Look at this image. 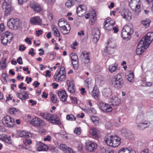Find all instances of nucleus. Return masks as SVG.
I'll list each match as a JSON object with an SVG mask.
<instances>
[{
	"label": "nucleus",
	"instance_id": "obj_35",
	"mask_svg": "<svg viewBox=\"0 0 153 153\" xmlns=\"http://www.w3.org/2000/svg\"><path fill=\"white\" fill-rule=\"evenodd\" d=\"M29 98L28 94L27 91H23V94H22V95L19 98L22 100H25L28 99Z\"/></svg>",
	"mask_w": 153,
	"mask_h": 153
},
{
	"label": "nucleus",
	"instance_id": "obj_17",
	"mask_svg": "<svg viewBox=\"0 0 153 153\" xmlns=\"http://www.w3.org/2000/svg\"><path fill=\"white\" fill-rule=\"evenodd\" d=\"M90 132L91 134L94 138L97 139L100 136V132L98 129L94 128H91L90 131Z\"/></svg>",
	"mask_w": 153,
	"mask_h": 153
},
{
	"label": "nucleus",
	"instance_id": "obj_14",
	"mask_svg": "<svg viewBox=\"0 0 153 153\" xmlns=\"http://www.w3.org/2000/svg\"><path fill=\"white\" fill-rule=\"evenodd\" d=\"M87 150L90 152H93L97 148V145L94 142L89 141L86 143Z\"/></svg>",
	"mask_w": 153,
	"mask_h": 153
},
{
	"label": "nucleus",
	"instance_id": "obj_54",
	"mask_svg": "<svg viewBox=\"0 0 153 153\" xmlns=\"http://www.w3.org/2000/svg\"><path fill=\"white\" fill-rule=\"evenodd\" d=\"M89 80V79L88 78L85 81V82L86 84L85 85L88 88V87L89 85L91 84V79L90 80Z\"/></svg>",
	"mask_w": 153,
	"mask_h": 153
},
{
	"label": "nucleus",
	"instance_id": "obj_31",
	"mask_svg": "<svg viewBox=\"0 0 153 153\" xmlns=\"http://www.w3.org/2000/svg\"><path fill=\"white\" fill-rule=\"evenodd\" d=\"M65 24L67 25V22L64 19H59L58 21V25L60 28L65 26Z\"/></svg>",
	"mask_w": 153,
	"mask_h": 153
},
{
	"label": "nucleus",
	"instance_id": "obj_29",
	"mask_svg": "<svg viewBox=\"0 0 153 153\" xmlns=\"http://www.w3.org/2000/svg\"><path fill=\"white\" fill-rule=\"evenodd\" d=\"M91 119L95 126L97 125L100 122V119L97 116H92L91 117Z\"/></svg>",
	"mask_w": 153,
	"mask_h": 153
},
{
	"label": "nucleus",
	"instance_id": "obj_8",
	"mask_svg": "<svg viewBox=\"0 0 153 153\" xmlns=\"http://www.w3.org/2000/svg\"><path fill=\"white\" fill-rule=\"evenodd\" d=\"M99 107L102 111L107 113L111 112L112 108L111 105L107 103L100 102L98 104Z\"/></svg>",
	"mask_w": 153,
	"mask_h": 153
},
{
	"label": "nucleus",
	"instance_id": "obj_44",
	"mask_svg": "<svg viewBox=\"0 0 153 153\" xmlns=\"http://www.w3.org/2000/svg\"><path fill=\"white\" fill-rule=\"evenodd\" d=\"M51 114L48 113H41L40 115L43 117L44 118L46 119L49 121V117Z\"/></svg>",
	"mask_w": 153,
	"mask_h": 153
},
{
	"label": "nucleus",
	"instance_id": "obj_18",
	"mask_svg": "<svg viewBox=\"0 0 153 153\" xmlns=\"http://www.w3.org/2000/svg\"><path fill=\"white\" fill-rule=\"evenodd\" d=\"M30 6L31 8L33 9L34 10L37 12L41 11L42 8L39 4L36 2L32 1L30 2Z\"/></svg>",
	"mask_w": 153,
	"mask_h": 153
},
{
	"label": "nucleus",
	"instance_id": "obj_26",
	"mask_svg": "<svg viewBox=\"0 0 153 153\" xmlns=\"http://www.w3.org/2000/svg\"><path fill=\"white\" fill-rule=\"evenodd\" d=\"M110 102L114 105L117 106L120 103V100L117 96H113L110 98Z\"/></svg>",
	"mask_w": 153,
	"mask_h": 153
},
{
	"label": "nucleus",
	"instance_id": "obj_60",
	"mask_svg": "<svg viewBox=\"0 0 153 153\" xmlns=\"http://www.w3.org/2000/svg\"><path fill=\"white\" fill-rule=\"evenodd\" d=\"M51 140V137L49 135H47L44 138V140L45 141H50Z\"/></svg>",
	"mask_w": 153,
	"mask_h": 153
},
{
	"label": "nucleus",
	"instance_id": "obj_9",
	"mask_svg": "<svg viewBox=\"0 0 153 153\" xmlns=\"http://www.w3.org/2000/svg\"><path fill=\"white\" fill-rule=\"evenodd\" d=\"M121 131L123 135L129 140H133L134 138V135L131 131L125 128L122 129Z\"/></svg>",
	"mask_w": 153,
	"mask_h": 153
},
{
	"label": "nucleus",
	"instance_id": "obj_43",
	"mask_svg": "<svg viewBox=\"0 0 153 153\" xmlns=\"http://www.w3.org/2000/svg\"><path fill=\"white\" fill-rule=\"evenodd\" d=\"M66 119L68 120L72 121L73 120H75L76 117L73 114H70L67 115Z\"/></svg>",
	"mask_w": 153,
	"mask_h": 153
},
{
	"label": "nucleus",
	"instance_id": "obj_64",
	"mask_svg": "<svg viewBox=\"0 0 153 153\" xmlns=\"http://www.w3.org/2000/svg\"><path fill=\"white\" fill-rule=\"evenodd\" d=\"M42 32V30H39L36 32V34L38 36H39L41 35Z\"/></svg>",
	"mask_w": 153,
	"mask_h": 153
},
{
	"label": "nucleus",
	"instance_id": "obj_10",
	"mask_svg": "<svg viewBox=\"0 0 153 153\" xmlns=\"http://www.w3.org/2000/svg\"><path fill=\"white\" fill-rule=\"evenodd\" d=\"M30 123L36 127H42L45 126L44 122L41 119L35 117L30 122Z\"/></svg>",
	"mask_w": 153,
	"mask_h": 153
},
{
	"label": "nucleus",
	"instance_id": "obj_33",
	"mask_svg": "<svg viewBox=\"0 0 153 153\" xmlns=\"http://www.w3.org/2000/svg\"><path fill=\"white\" fill-rule=\"evenodd\" d=\"M68 26L69 29H67V27L65 26L63 27H62L61 28L60 30L64 34H67L70 32L71 28L69 24H68Z\"/></svg>",
	"mask_w": 153,
	"mask_h": 153
},
{
	"label": "nucleus",
	"instance_id": "obj_45",
	"mask_svg": "<svg viewBox=\"0 0 153 153\" xmlns=\"http://www.w3.org/2000/svg\"><path fill=\"white\" fill-rule=\"evenodd\" d=\"M50 95L52 102L53 103H56L57 101V97L56 96L51 93Z\"/></svg>",
	"mask_w": 153,
	"mask_h": 153
},
{
	"label": "nucleus",
	"instance_id": "obj_46",
	"mask_svg": "<svg viewBox=\"0 0 153 153\" xmlns=\"http://www.w3.org/2000/svg\"><path fill=\"white\" fill-rule=\"evenodd\" d=\"M115 22H114L112 24V25H106V26H104L105 29L108 31L111 30L113 28V26L115 24Z\"/></svg>",
	"mask_w": 153,
	"mask_h": 153
},
{
	"label": "nucleus",
	"instance_id": "obj_3",
	"mask_svg": "<svg viewBox=\"0 0 153 153\" xmlns=\"http://www.w3.org/2000/svg\"><path fill=\"white\" fill-rule=\"evenodd\" d=\"M55 74L54 78L56 80L58 81H63L66 79V72L63 66H62L58 69Z\"/></svg>",
	"mask_w": 153,
	"mask_h": 153
},
{
	"label": "nucleus",
	"instance_id": "obj_56",
	"mask_svg": "<svg viewBox=\"0 0 153 153\" xmlns=\"http://www.w3.org/2000/svg\"><path fill=\"white\" fill-rule=\"evenodd\" d=\"M49 150L51 151V152L53 153H57L58 152V150L55 147H51L49 149Z\"/></svg>",
	"mask_w": 153,
	"mask_h": 153
},
{
	"label": "nucleus",
	"instance_id": "obj_50",
	"mask_svg": "<svg viewBox=\"0 0 153 153\" xmlns=\"http://www.w3.org/2000/svg\"><path fill=\"white\" fill-rule=\"evenodd\" d=\"M68 147L65 144H60L59 148L61 150H63L65 152V151H66Z\"/></svg>",
	"mask_w": 153,
	"mask_h": 153
},
{
	"label": "nucleus",
	"instance_id": "obj_41",
	"mask_svg": "<svg viewBox=\"0 0 153 153\" xmlns=\"http://www.w3.org/2000/svg\"><path fill=\"white\" fill-rule=\"evenodd\" d=\"M71 62L74 69H77L79 66L78 61H72Z\"/></svg>",
	"mask_w": 153,
	"mask_h": 153
},
{
	"label": "nucleus",
	"instance_id": "obj_34",
	"mask_svg": "<svg viewBox=\"0 0 153 153\" xmlns=\"http://www.w3.org/2000/svg\"><path fill=\"white\" fill-rule=\"evenodd\" d=\"M1 139L4 141L8 144L11 143H12V140L10 139V137H7L5 135L3 136Z\"/></svg>",
	"mask_w": 153,
	"mask_h": 153
},
{
	"label": "nucleus",
	"instance_id": "obj_32",
	"mask_svg": "<svg viewBox=\"0 0 153 153\" xmlns=\"http://www.w3.org/2000/svg\"><path fill=\"white\" fill-rule=\"evenodd\" d=\"M151 22L150 19L149 18L146 19L144 20H143L141 21V24L146 28L149 27L150 24Z\"/></svg>",
	"mask_w": 153,
	"mask_h": 153
},
{
	"label": "nucleus",
	"instance_id": "obj_52",
	"mask_svg": "<svg viewBox=\"0 0 153 153\" xmlns=\"http://www.w3.org/2000/svg\"><path fill=\"white\" fill-rule=\"evenodd\" d=\"M82 54L83 56L85 57L84 59H89V54H90V53L89 52H86V53H85V52H82Z\"/></svg>",
	"mask_w": 153,
	"mask_h": 153
},
{
	"label": "nucleus",
	"instance_id": "obj_51",
	"mask_svg": "<svg viewBox=\"0 0 153 153\" xmlns=\"http://www.w3.org/2000/svg\"><path fill=\"white\" fill-rule=\"evenodd\" d=\"M85 6L84 5H80L77 8V10L76 11V13L77 14L79 13V11H81L82 9V8H84L85 7Z\"/></svg>",
	"mask_w": 153,
	"mask_h": 153
},
{
	"label": "nucleus",
	"instance_id": "obj_5",
	"mask_svg": "<svg viewBox=\"0 0 153 153\" xmlns=\"http://www.w3.org/2000/svg\"><path fill=\"white\" fill-rule=\"evenodd\" d=\"M133 31L128 25L125 26L122 30L121 35L123 39H130Z\"/></svg>",
	"mask_w": 153,
	"mask_h": 153
},
{
	"label": "nucleus",
	"instance_id": "obj_7",
	"mask_svg": "<svg viewBox=\"0 0 153 153\" xmlns=\"http://www.w3.org/2000/svg\"><path fill=\"white\" fill-rule=\"evenodd\" d=\"M11 4V1L9 0H4L2 4V7L5 15L7 16L13 10Z\"/></svg>",
	"mask_w": 153,
	"mask_h": 153
},
{
	"label": "nucleus",
	"instance_id": "obj_61",
	"mask_svg": "<svg viewBox=\"0 0 153 153\" xmlns=\"http://www.w3.org/2000/svg\"><path fill=\"white\" fill-rule=\"evenodd\" d=\"M26 48V47H25L24 45H21L19 47V50L24 51Z\"/></svg>",
	"mask_w": 153,
	"mask_h": 153
},
{
	"label": "nucleus",
	"instance_id": "obj_42",
	"mask_svg": "<svg viewBox=\"0 0 153 153\" xmlns=\"http://www.w3.org/2000/svg\"><path fill=\"white\" fill-rule=\"evenodd\" d=\"M73 0H68L65 3V5L68 8H70L72 5H73Z\"/></svg>",
	"mask_w": 153,
	"mask_h": 153
},
{
	"label": "nucleus",
	"instance_id": "obj_23",
	"mask_svg": "<svg viewBox=\"0 0 153 153\" xmlns=\"http://www.w3.org/2000/svg\"><path fill=\"white\" fill-rule=\"evenodd\" d=\"M30 23L33 25H39L41 24V21L38 16L34 17L30 19Z\"/></svg>",
	"mask_w": 153,
	"mask_h": 153
},
{
	"label": "nucleus",
	"instance_id": "obj_63",
	"mask_svg": "<svg viewBox=\"0 0 153 153\" xmlns=\"http://www.w3.org/2000/svg\"><path fill=\"white\" fill-rule=\"evenodd\" d=\"M31 51H30L29 52L28 54L29 55L31 54L32 56H33L34 55V54H35V53H34V52H33L34 49L33 48H31Z\"/></svg>",
	"mask_w": 153,
	"mask_h": 153
},
{
	"label": "nucleus",
	"instance_id": "obj_47",
	"mask_svg": "<svg viewBox=\"0 0 153 153\" xmlns=\"http://www.w3.org/2000/svg\"><path fill=\"white\" fill-rule=\"evenodd\" d=\"M134 78V74L133 72L129 73L128 75L127 79L130 82H132V81L133 80Z\"/></svg>",
	"mask_w": 153,
	"mask_h": 153
},
{
	"label": "nucleus",
	"instance_id": "obj_1",
	"mask_svg": "<svg viewBox=\"0 0 153 153\" xmlns=\"http://www.w3.org/2000/svg\"><path fill=\"white\" fill-rule=\"evenodd\" d=\"M153 40V32L148 33L139 42L137 47V54L141 55L146 50Z\"/></svg>",
	"mask_w": 153,
	"mask_h": 153
},
{
	"label": "nucleus",
	"instance_id": "obj_62",
	"mask_svg": "<svg viewBox=\"0 0 153 153\" xmlns=\"http://www.w3.org/2000/svg\"><path fill=\"white\" fill-rule=\"evenodd\" d=\"M17 62L20 65H22L23 64L22 58L20 56L18 57L17 59Z\"/></svg>",
	"mask_w": 153,
	"mask_h": 153
},
{
	"label": "nucleus",
	"instance_id": "obj_37",
	"mask_svg": "<svg viewBox=\"0 0 153 153\" xmlns=\"http://www.w3.org/2000/svg\"><path fill=\"white\" fill-rule=\"evenodd\" d=\"M1 43L5 45H6L8 42H10L9 39L2 36H1Z\"/></svg>",
	"mask_w": 153,
	"mask_h": 153
},
{
	"label": "nucleus",
	"instance_id": "obj_27",
	"mask_svg": "<svg viewBox=\"0 0 153 153\" xmlns=\"http://www.w3.org/2000/svg\"><path fill=\"white\" fill-rule=\"evenodd\" d=\"M99 89H97V87L95 86L93 89L92 91V95L95 99L97 100L99 97Z\"/></svg>",
	"mask_w": 153,
	"mask_h": 153
},
{
	"label": "nucleus",
	"instance_id": "obj_20",
	"mask_svg": "<svg viewBox=\"0 0 153 153\" xmlns=\"http://www.w3.org/2000/svg\"><path fill=\"white\" fill-rule=\"evenodd\" d=\"M121 14L124 19H126L128 18L130 19H131V13L128 9H123L121 12Z\"/></svg>",
	"mask_w": 153,
	"mask_h": 153
},
{
	"label": "nucleus",
	"instance_id": "obj_59",
	"mask_svg": "<svg viewBox=\"0 0 153 153\" xmlns=\"http://www.w3.org/2000/svg\"><path fill=\"white\" fill-rule=\"evenodd\" d=\"M91 16L92 19L91 20H91L90 21V23L91 25H92L94 23V22L96 19V17L94 16H93L92 15H91Z\"/></svg>",
	"mask_w": 153,
	"mask_h": 153
},
{
	"label": "nucleus",
	"instance_id": "obj_2",
	"mask_svg": "<svg viewBox=\"0 0 153 153\" xmlns=\"http://www.w3.org/2000/svg\"><path fill=\"white\" fill-rule=\"evenodd\" d=\"M120 138L117 136H111L105 140V142L109 146L115 148L120 144Z\"/></svg>",
	"mask_w": 153,
	"mask_h": 153
},
{
	"label": "nucleus",
	"instance_id": "obj_12",
	"mask_svg": "<svg viewBox=\"0 0 153 153\" xmlns=\"http://www.w3.org/2000/svg\"><path fill=\"white\" fill-rule=\"evenodd\" d=\"M140 0H131L129 5L133 11H136L140 8Z\"/></svg>",
	"mask_w": 153,
	"mask_h": 153
},
{
	"label": "nucleus",
	"instance_id": "obj_4",
	"mask_svg": "<svg viewBox=\"0 0 153 153\" xmlns=\"http://www.w3.org/2000/svg\"><path fill=\"white\" fill-rule=\"evenodd\" d=\"M112 79L113 81L112 84L115 88L119 89L123 86V81L120 74H118L117 75Z\"/></svg>",
	"mask_w": 153,
	"mask_h": 153
},
{
	"label": "nucleus",
	"instance_id": "obj_40",
	"mask_svg": "<svg viewBox=\"0 0 153 153\" xmlns=\"http://www.w3.org/2000/svg\"><path fill=\"white\" fill-rule=\"evenodd\" d=\"M118 153H132L130 150L127 148H123L120 149L118 151Z\"/></svg>",
	"mask_w": 153,
	"mask_h": 153
},
{
	"label": "nucleus",
	"instance_id": "obj_25",
	"mask_svg": "<svg viewBox=\"0 0 153 153\" xmlns=\"http://www.w3.org/2000/svg\"><path fill=\"white\" fill-rule=\"evenodd\" d=\"M1 36H4L5 37L9 39L10 40V42L12 41L14 37L13 34L8 31L5 32L4 33H2Z\"/></svg>",
	"mask_w": 153,
	"mask_h": 153
},
{
	"label": "nucleus",
	"instance_id": "obj_6",
	"mask_svg": "<svg viewBox=\"0 0 153 153\" xmlns=\"http://www.w3.org/2000/svg\"><path fill=\"white\" fill-rule=\"evenodd\" d=\"M20 21L18 19L11 18L7 23V25L10 28L16 30L20 27Z\"/></svg>",
	"mask_w": 153,
	"mask_h": 153
},
{
	"label": "nucleus",
	"instance_id": "obj_38",
	"mask_svg": "<svg viewBox=\"0 0 153 153\" xmlns=\"http://www.w3.org/2000/svg\"><path fill=\"white\" fill-rule=\"evenodd\" d=\"M108 69L109 71L110 72L113 73L117 69V68L116 66L110 65L109 66Z\"/></svg>",
	"mask_w": 153,
	"mask_h": 153
},
{
	"label": "nucleus",
	"instance_id": "obj_11",
	"mask_svg": "<svg viewBox=\"0 0 153 153\" xmlns=\"http://www.w3.org/2000/svg\"><path fill=\"white\" fill-rule=\"evenodd\" d=\"M4 123L5 125L9 127H13L14 124V120L10 116L7 115L4 117L3 119Z\"/></svg>",
	"mask_w": 153,
	"mask_h": 153
},
{
	"label": "nucleus",
	"instance_id": "obj_19",
	"mask_svg": "<svg viewBox=\"0 0 153 153\" xmlns=\"http://www.w3.org/2000/svg\"><path fill=\"white\" fill-rule=\"evenodd\" d=\"M58 95L60 100L63 102H65L66 100L67 95L65 90H63L61 91H59Z\"/></svg>",
	"mask_w": 153,
	"mask_h": 153
},
{
	"label": "nucleus",
	"instance_id": "obj_24",
	"mask_svg": "<svg viewBox=\"0 0 153 153\" xmlns=\"http://www.w3.org/2000/svg\"><path fill=\"white\" fill-rule=\"evenodd\" d=\"M103 95L106 97H108L112 95V91L109 88L104 89L102 91Z\"/></svg>",
	"mask_w": 153,
	"mask_h": 153
},
{
	"label": "nucleus",
	"instance_id": "obj_22",
	"mask_svg": "<svg viewBox=\"0 0 153 153\" xmlns=\"http://www.w3.org/2000/svg\"><path fill=\"white\" fill-rule=\"evenodd\" d=\"M17 134L20 137L24 138L30 137H31L32 134L28 132H26L24 131L19 130L17 131Z\"/></svg>",
	"mask_w": 153,
	"mask_h": 153
},
{
	"label": "nucleus",
	"instance_id": "obj_28",
	"mask_svg": "<svg viewBox=\"0 0 153 153\" xmlns=\"http://www.w3.org/2000/svg\"><path fill=\"white\" fill-rule=\"evenodd\" d=\"M149 126L148 124L146 121L141 123L137 125V127L141 130H143Z\"/></svg>",
	"mask_w": 153,
	"mask_h": 153
},
{
	"label": "nucleus",
	"instance_id": "obj_49",
	"mask_svg": "<svg viewBox=\"0 0 153 153\" xmlns=\"http://www.w3.org/2000/svg\"><path fill=\"white\" fill-rule=\"evenodd\" d=\"M74 133L77 135H80L81 134V128L78 127L76 128L74 131Z\"/></svg>",
	"mask_w": 153,
	"mask_h": 153
},
{
	"label": "nucleus",
	"instance_id": "obj_15",
	"mask_svg": "<svg viewBox=\"0 0 153 153\" xmlns=\"http://www.w3.org/2000/svg\"><path fill=\"white\" fill-rule=\"evenodd\" d=\"M49 121L51 123H56L58 125L61 124L58 117L56 115L51 114L49 117Z\"/></svg>",
	"mask_w": 153,
	"mask_h": 153
},
{
	"label": "nucleus",
	"instance_id": "obj_55",
	"mask_svg": "<svg viewBox=\"0 0 153 153\" xmlns=\"http://www.w3.org/2000/svg\"><path fill=\"white\" fill-rule=\"evenodd\" d=\"M111 22H113V21L109 19H107L104 22V26H106V25H112V23H111Z\"/></svg>",
	"mask_w": 153,
	"mask_h": 153
},
{
	"label": "nucleus",
	"instance_id": "obj_48",
	"mask_svg": "<svg viewBox=\"0 0 153 153\" xmlns=\"http://www.w3.org/2000/svg\"><path fill=\"white\" fill-rule=\"evenodd\" d=\"M82 9L81 11L77 13V15L79 16L80 17L83 16L86 13V7Z\"/></svg>",
	"mask_w": 153,
	"mask_h": 153
},
{
	"label": "nucleus",
	"instance_id": "obj_53",
	"mask_svg": "<svg viewBox=\"0 0 153 153\" xmlns=\"http://www.w3.org/2000/svg\"><path fill=\"white\" fill-rule=\"evenodd\" d=\"M65 153H74V152L73 149H71V148L68 147L66 149V151H65Z\"/></svg>",
	"mask_w": 153,
	"mask_h": 153
},
{
	"label": "nucleus",
	"instance_id": "obj_36",
	"mask_svg": "<svg viewBox=\"0 0 153 153\" xmlns=\"http://www.w3.org/2000/svg\"><path fill=\"white\" fill-rule=\"evenodd\" d=\"M116 44L115 41L112 39L109 41L108 42V45L109 47H108L114 48Z\"/></svg>",
	"mask_w": 153,
	"mask_h": 153
},
{
	"label": "nucleus",
	"instance_id": "obj_30",
	"mask_svg": "<svg viewBox=\"0 0 153 153\" xmlns=\"http://www.w3.org/2000/svg\"><path fill=\"white\" fill-rule=\"evenodd\" d=\"M32 141L31 140L26 139L23 141V144L22 146V149L27 150L28 149L27 148H25V146H27V145H30L32 143Z\"/></svg>",
	"mask_w": 153,
	"mask_h": 153
},
{
	"label": "nucleus",
	"instance_id": "obj_39",
	"mask_svg": "<svg viewBox=\"0 0 153 153\" xmlns=\"http://www.w3.org/2000/svg\"><path fill=\"white\" fill-rule=\"evenodd\" d=\"M70 56L72 61H78L79 59L77 56L74 53H72L70 54Z\"/></svg>",
	"mask_w": 153,
	"mask_h": 153
},
{
	"label": "nucleus",
	"instance_id": "obj_57",
	"mask_svg": "<svg viewBox=\"0 0 153 153\" xmlns=\"http://www.w3.org/2000/svg\"><path fill=\"white\" fill-rule=\"evenodd\" d=\"M74 88V87L73 85H70L68 86V89L70 91V92L72 93H73L75 91Z\"/></svg>",
	"mask_w": 153,
	"mask_h": 153
},
{
	"label": "nucleus",
	"instance_id": "obj_16",
	"mask_svg": "<svg viewBox=\"0 0 153 153\" xmlns=\"http://www.w3.org/2000/svg\"><path fill=\"white\" fill-rule=\"evenodd\" d=\"M37 150L39 151H47L48 149V146L41 142H37L36 144Z\"/></svg>",
	"mask_w": 153,
	"mask_h": 153
},
{
	"label": "nucleus",
	"instance_id": "obj_58",
	"mask_svg": "<svg viewBox=\"0 0 153 153\" xmlns=\"http://www.w3.org/2000/svg\"><path fill=\"white\" fill-rule=\"evenodd\" d=\"M9 112L11 114H13L18 111L17 109L16 108H10L9 109Z\"/></svg>",
	"mask_w": 153,
	"mask_h": 153
},
{
	"label": "nucleus",
	"instance_id": "obj_21",
	"mask_svg": "<svg viewBox=\"0 0 153 153\" xmlns=\"http://www.w3.org/2000/svg\"><path fill=\"white\" fill-rule=\"evenodd\" d=\"M114 52V48L106 47L102 52V54L104 56H108L109 54H111Z\"/></svg>",
	"mask_w": 153,
	"mask_h": 153
},
{
	"label": "nucleus",
	"instance_id": "obj_13",
	"mask_svg": "<svg viewBox=\"0 0 153 153\" xmlns=\"http://www.w3.org/2000/svg\"><path fill=\"white\" fill-rule=\"evenodd\" d=\"M92 34L93 36V41L95 43L97 42L100 38V33L99 29L97 28L94 29L92 30Z\"/></svg>",
	"mask_w": 153,
	"mask_h": 153
}]
</instances>
